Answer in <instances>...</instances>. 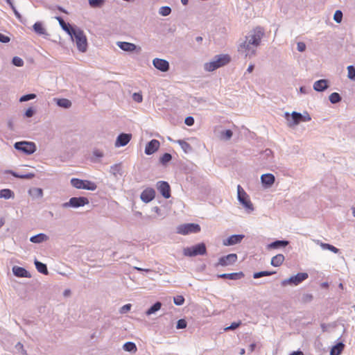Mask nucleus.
<instances>
[{"label":"nucleus","mask_w":355,"mask_h":355,"mask_svg":"<svg viewBox=\"0 0 355 355\" xmlns=\"http://www.w3.org/2000/svg\"><path fill=\"white\" fill-rule=\"evenodd\" d=\"M264 35L262 28L257 27L252 30L245 36L244 41L238 46L239 53L245 57H251L256 53L257 47L260 45Z\"/></svg>","instance_id":"f257e3e1"},{"label":"nucleus","mask_w":355,"mask_h":355,"mask_svg":"<svg viewBox=\"0 0 355 355\" xmlns=\"http://www.w3.org/2000/svg\"><path fill=\"white\" fill-rule=\"evenodd\" d=\"M71 40L76 43L78 49L81 52H85L87 48V40L83 30L79 28L70 35Z\"/></svg>","instance_id":"f03ea898"},{"label":"nucleus","mask_w":355,"mask_h":355,"mask_svg":"<svg viewBox=\"0 0 355 355\" xmlns=\"http://www.w3.org/2000/svg\"><path fill=\"white\" fill-rule=\"evenodd\" d=\"M207 253L206 245L203 243L196 245L185 248L183 250V254L186 257H196L198 255H205Z\"/></svg>","instance_id":"7ed1b4c3"},{"label":"nucleus","mask_w":355,"mask_h":355,"mask_svg":"<svg viewBox=\"0 0 355 355\" xmlns=\"http://www.w3.org/2000/svg\"><path fill=\"white\" fill-rule=\"evenodd\" d=\"M230 61L231 57L228 54L216 55L211 62L205 63V67H223Z\"/></svg>","instance_id":"20e7f679"},{"label":"nucleus","mask_w":355,"mask_h":355,"mask_svg":"<svg viewBox=\"0 0 355 355\" xmlns=\"http://www.w3.org/2000/svg\"><path fill=\"white\" fill-rule=\"evenodd\" d=\"M285 118L287 120L288 125L289 127L295 126L299 124L301 121H308L311 120V117H304L300 113L293 112L291 115L288 113L285 114Z\"/></svg>","instance_id":"39448f33"},{"label":"nucleus","mask_w":355,"mask_h":355,"mask_svg":"<svg viewBox=\"0 0 355 355\" xmlns=\"http://www.w3.org/2000/svg\"><path fill=\"white\" fill-rule=\"evenodd\" d=\"M71 184L76 189H83L89 191H94L97 188V186L94 182L78 178H72L71 180Z\"/></svg>","instance_id":"423d86ee"},{"label":"nucleus","mask_w":355,"mask_h":355,"mask_svg":"<svg viewBox=\"0 0 355 355\" xmlns=\"http://www.w3.org/2000/svg\"><path fill=\"white\" fill-rule=\"evenodd\" d=\"M200 231V225L195 223L183 224L177 227V232L182 235H187L191 233H197Z\"/></svg>","instance_id":"0eeeda50"},{"label":"nucleus","mask_w":355,"mask_h":355,"mask_svg":"<svg viewBox=\"0 0 355 355\" xmlns=\"http://www.w3.org/2000/svg\"><path fill=\"white\" fill-rule=\"evenodd\" d=\"M238 199L240 202L246 208L250 210L253 209L252 204L249 198L248 195L243 189L241 185L237 186Z\"/></svg>","instance_id":"6e6552de"},{"label":"nucleus","mask_w":355,"mask_h":355,"mask_svg":"<svg viewBox=\"0 0 355 355\" xmlns=\"http://www.w3.org/2000/svg\"><path fill=\"white\" fill-rule=\"evenodd\" d=\"M15 148L28 155L33 153L36 150L35 144L33 142L19 141L15 144Z\"/></svg>","instance_id":"1a4fd4ad"},{"label":"nucleus","mask_w":355,"mask_h":355,"mask_svg":"<svg viewBox=\"0 0 355 355\" xmlns=\"http://www.w3.org/2000/svg\"><path fill=\"white\" fill-rule=\"evenodd\" d=\"M309 275L306 272H299L295 276L291 277L289 279L282 281V284L286 286L287 284L298 285L308 278Z\"/></svg>","instance_id":"9d476101"},{"label":"nucleus","mask_w":355,"mask_h":355,"mask_svg":"<svg viewBox=\"0 0 355 355\" xmlns=\"http://www.w3.org/2000/svg\"><path fill=\"white\" fill-rule=\"evenodd\" d=\"M238 257L236 254L232 253L229 254L226 256L221 257L218 263L216 264V266H228L234 264L237 261Z\"/></svg>","instance_id":"9b49d317"},{"label":"nucleus","mask_w":355,"mask_h":355,"mask_svg":"<svg viewBox=\"0 0 355 355\" xmlns=\"http://www.w3.org/2000/svg\"><path fill=\"white\" fill-rule=\"evenodd\" d=\"M89 203V200L85 197H73L70 198L68 202H66L63 205L64 207H83Z\"/></svg>","instance_id":"f8f14e48"},{"label":"nucleus","mask_w":355,"mask_h":355,"mask_svg":"<svg viewBox=\"0 0 355 355\" xmlns=\"http://www.w3.org/2000/svg\"><path fill=\"white\" fill-rule=\"evenodd\" d=\"M156 187L163 197L165 198H169L171 197V187L167 182L159 181L157 182Z\"/></svg>","instance_id":"ddd939ff"},{"label":"nucleus","mask_w":355,"mask_h":355,"mask_svg":"<svg viewBox=\"0 0 355 355\" xmlns=\"http://www.w3.org/2000/svg\"><path fill=\"white\" fill-rule=\"evenodd\" d=\"M155 197V191L154 189L151 187H148L145 189L141 193L140 198L141 200L145 202L148 203L152 201Z\"/></svg>","instance_id":"4468645a"},{"label":"nucleus","mask_w":355,"mask_h":355,"mask_svg":"<svg viewBox=\"0 0 355 355\" xmlns=\"http://www.w3.org/2000/svg\"><path fill=\"white\" fill-rule=\"evenodd\" d=\"M160 143L157 139H152L149 141L145 148V153L146 155H152L155 153L159 148Z\"/></svg>","instance_id":"2eb2a0df"},{"label":"nucleus","mask_w":355,"mask_h":355,"mask_svg":"<svg viewBox=\"0 0 355 355\" xmlns=\"http://www.w3.org/2000/svg\"><path fill=\"white\" fill-rule=\"evenodd\" d=\"M132 138L131 134H125V133H121L120 134L116 141H115V146L116 147H120V146H124L127 145L129 141H130Z\"/></svg>","instance_id":"dca6fc26"},{"label":"nucleus","mask_w":355,"mask_h":355,"mask_svg":"<svg viewBox=\"0 0 355 355\" xmlns=\"http://www.w3.org/2000/svg\"><path fill=\"white\" fill-rule=\"evenodd\" d=\"M116 45L121 50L126 52H133L137 49V46L135 44L127 42H116Z\"/></svg>","instance_id":"f3484780"},{"label":"nucleus","mask_w":355,"mask_h":355,"mask_svg":"<svg viewBox=\"0 0 355 355\" xmlns=\"http://www.w3.org/2000/svg\"><path fill=\"white\" fill-rule=\"evenodd\" d=\"M244 236L241 234H235L228 237L223 241L224 245H232L240 243L243 239Z\"/></svg>","instance_id":"a211bd4d"},{"label":"nucleus","mask_w":355,"mask_h":355,"mask_svg":"<svg viewBox=\"0 0 355 355\" xmlns=\"http://www.w3.org/2000/svg\"><path fill=\"white\" fill-rule=\"evenodd\" d=\"M275 180V176L271 173L263 174L261 177L262 184L267 187H269L273 184Z\"/></svg>","instance_id":"6ab92c4d"},{"label":"nucleus","mask_w":355,"mask_h":355,"mask_svg":"<svg viewBox=\"0 0 355 355\" xmlns=\"http://www.w3.org/2000/svg\"><path fill=\"white\" fill-rule=\"evenodd\" d=\"M55 18L58 21L62 28L67 32L68 35H71V33L76 29V28H72L69 24L66 23L62 17H56Z\"/></svg>","instance_id":"aec40b11"},{"label":"nucleus","mask_w":355,"mask_h":355,"mask_svg":"<svg viewBox=\"0 0 355 355\" xmlns=\"http://www.w3.org/2000/svg\"><path fill=\"white\" fill-rule=\"evenodd\" d=\"M14 275L19 277H29L28 272L24 268L19 266H14L12 268Z\"/></svg>","instance_id":"412c9836"},{"label":"nucleus","mask_w":355,"mask_h":355,"mask_svg":"<svg viewBox=\"0 0 355 355\" xmlns=\"http://www.w3.org/2000/svg\"><path fill=\"white\" fill-rule=\"evenodd\" d=\"M328 87V82L325 79H321L315 82L313 89L318 92H322Z\"/></svg>","instance_id":"4be33fe9"},{"label":"nucleus","mask_w":355,"mask_h":355,"mask_svg":"<svg viewBox=\"0 0 355 355\" xmlns=\"http://www.w3.org/2000/svg\"><path fill=\"white\" fill-rule=\"evenodd\" d=\"M244 276V274L242 272H233V273H228V274H221L218 275L219 278L223 279H241Z\"/></svg>","instance_id":"5701e85b"},{"label":"nucleus","mask_w":355,"mask_h":355,"mask_svg":"<svg viewBox=\"0 0 355 355\" xmlns=\"http://www.w3.org/2000/svg\"><path fill=\"white\" fill-rule=\"evenodd\" d=\"M284 259L285 258L283 254H278L272 258L271 265L275 267H279L283 263Z\"/></svg>","instance_id":"b1692460"},{"label":"nucleus","mask_w":355,"mask_h":355,"mask_svg":"<svg viewBox=\"0 0 355 355\" xmlns=\"http://www.w3.org/2000/svg\"><path fill=\"white\" fill-rule=\"evenodd\" d=\"M34 31L38 35H47L46 29L44 28L42 22H36L33 25Z\"/></svg>","instance_id":"393cba45"},{"label":"nucleus","mask_w":355,"mask_h":355,"mask_svg":"<svg viewBox=\"0 0 355 355\" xmlns=\"http://www.w3.org/2000/svg\"><path fill=\"white\" fill-rule=\"evenodd\" d=\"M15 196L14 192L9 189H3L0 190V198H13Z\"/></svg>","instance_id":"a878e982"},{"label":"nucleus","mask_w":355,"mask_h":355,"mask_svg":"<svg viewBox=\"0 0 355 355\" xmlns=\"http://www.w3.org/2000/svg\"><path fill=\"white\" fill-rule=\"evenodd\" d=\"M48 239V236L44 234H39L37 235L33 236L30 239V241L35 243H40L43 241H45Z\"/></svg>","instance_id":"bb28decb"},{"label":"nucleus","mask_w":355,"mask_h":355,"mask_svg":"<svg viewBox=\"0 0 355 355\" xmlns=\"http://www.w3.org/2000/svg\"><path fill=\"white\" fill-rule=\"evenodd\" d=\"M344 349V345L342 343L334 346L331 349V355H340Z\"/></svg>","instance_id":"cd10ccee"},{"label":"nucleus","mask_w":355,"mask_h":355,"mask_svg":"<svg viewBox=\"0 0 355 355\" xmlns=\"http://www.w3.org/2000/svg\"><path fill=\"white\" fill-rule=\"evenodd\" d=\"M123 348L126 352H133L135 353L137 351V348L136 345L132 342H127L125 343Z\"/></svg>","instance_id":"c85d7f7f"},{"label":"nucleus","mask_w":355,"mask_h":355,"mask_svg":"<svg viewBox=\"0 0 355 355\" xmlns=\"http://www.w3.org/2000/svg\"><path fill=\"white\" fill-rule=\"evenodd\" d=\"M35 265L38 272L44 275L48 274V270L46 266L44 263H42L38 261H35Z\"/></svg>","instance_id":"c756f323"},{"label":"nucleus","mask_w":355,"mask_h":355,"mask_svg":"<svg viewBox=\"0 0 355 355\" xmlns=\"http://www.w3.org/2000/svg\"><path fill=\"white\" fill-rule=\"evenodd\" d=\"M154 67H169V62L164 59L155 58L153 60Z\"/></svg>","instance_id":"7c9ffc66"},{"label":"nucleus","mask_w":355,"mask_h":355,"mask_svg":"<svg viewBox=\"0 0 355 355\" xmlns=\"http://www.w3.org/2000/svg\"><path fill=\"white\" fill-rule=\"evenodd\" d=\"M57 104L60 107L69 108L71 106V102L67 98H60L57 100Z\"/></svg>","instance_id":"2f4dec72"},{"label":"nucleus","mask_w":355,"mask_h":355,"mask_svg":"<svg viewBox=\"0 0 355 355\" xmlns=\"http://www.w3.org/2000/svg\"><path fill=\"white\" fill-rule=\"evenodd\" d=\"M30 195L35 198H42L43 196V191L40 188H33L28 191Z\"/></svg>","instance_id":"473e14b6"},{"label":"nucleus","mask_w":355,"mask_h":355,"mask_svg":"<svg viewBox=\"0 0 355 355\" xmlns=\"http://www.w3.org/2000/svg\"><path fill=\"white\" fill-rule=\"evenodd\" d=\"M177 142L180 144V146H181L182 150L184 151V153H188L191 151L192 148H191V145L189 143H187V141H183V140H178Z\"/></svg>","instance_id":"72a5a7b5"},{"label":"nucleus","mask_w":355,"mask_h":355,"mask_svg":"<svg viewBox=\"0 0 355 355\" xmlns=\"http://www.w3.org/2000/svg\"><path fill=\"white\" fill-rule=\"evenodd\" d=\"M88 3L92 8H101L105 3V0H88Z\"/></svg>","instance_id":"f704fd0d"},{"label":"nucleus","mask_w":355,"mask_h":355,"mask_svg":"<svg viewBox=\"0 0 355 355\" xmlns=\"http://www.w3.org/2000/svg\"><path fill=\"white\" fill-rule=\"evenodd\" d=\"M287 245H288V242L287 241H276L275 242L271 243L268 245V247L270 248H280V247H284V246H286Z\"/></svg>","instance_id":"c9c22d12"},{"label":"nucleus","mask_w":355,"mask_h":355,"mask_svg":"<svg viewBox=\"0 0 355 355\" xmlns=\"http://www.w3.org/2000/svg\"><path fill=\"white\" fill-rule=\"evenodd\" d=\"M111 172L114 176H116L118 175H121L122 174L121 165L120 164H114V166H111Z\"/></svg>","instance_id":"e433bc0d"},{"label":"nucleus","mask_w":355,"mask_h":355,"mask_svg":"<svg viewBox=\"0 0 355 355\" xmlns=\"http://www.w3.org/2000/svg\"><path fill=\"white\" fill-rule=\"evenodd\" d=\"M162 306V304L159 302H156L153 306H152L147 311L146 315H150L155 312L159 311Z\"/></svg>","instance_id":"4c0bfd02"},{"label":"nucleus","mask_w":355,"mask_h":355,"mask_svg":"<svg viewBox=\"0 0 355 355\" xmlns=\"http://www.w3.org/2000/svg\"><path fill=\"white\" fill-rule=\"evenodd\" d=\"M320 246L322 249L329 250L334 253H338L339 252V250L337 248L329 243H320Z\"/></svg>","instance_id":"58836bf2"},{"label":"nucleus","mask_w":355,"mask_h":355,"mask_svg":"<svg viewBox=\"0 0 355 355\" xmlns=\"http://www.w3.org/2000/svg\"><path fill=\"white\" fill-rule=\"evenodd\" d=\"M275 273V272L261 271V272H258L254 273L253 277L254 279H258V278H260V277H264V276H270V275H273Z\"/></svg>","instance_id":"ea45409f"},{"label":"nucleus","mask_w":355,"mask_h":355,"mask_svg":"<svg viewBox=\"0 0 355 355\" xmlns=\"http://www.w3.org/2000/svg\"><path fill=\"white\" fill-rule=\"evenodd\" d=\"M171 12V8L169 6H162L159 10V13L162 16H168Z\"/></svg>","instance_id":"a19ab883"},{"label":"nucleus","mask_w":355,"mask_h":355,"mask_svg":"<svg viewBox=\"0 0 355 355\" xmlns=\"http://www.w3.org/2000/svg\"><path fill=\"white\" fill-rule=\"evenodd\" d=\"M343 15L342 11L340 10H338L335 12V13L334 15V20L336 23L340 24V23H341V21L343 20Z\"/></svg>","instance_id":"79ce46f5"},{"label":"nucleus","mask_w":355,"mask_h":355,"mask_svg":"<svg viewBox=\"0 0 355 355\" xmlns=\"http://www.w3.org/2000/svg\"><path fill=\"white\" fill-rule=\"evenodd\" d=\"M340 100L341 98L339 94L336 92H334L329 96V101H331V103H338L339 101H340Z\"/></svg>","instance_id":"37998d69"},{"label":"nucleus","mask_w":355,"mask_h":355,"mask_svg":"<svg viewBox=\"0 0 355 355\" xmlns=\"http://www.w3.org/2000/svg\"><path fill=\"white\" fill-rule=\"evenodd\" d=\"M172 157L171 155L169 153H164L161 157H160V162L165 164L171 161Z\"/></svg>","instance_id":"c03bdc74"},{"label":"nucleus","mask_w":355,"mask_h":355,"mask_svg":"<svg viewBox=\"0 0 355 355\" xmlns=\"http://www.w3.org/2000/svg\"><path fill=\"white\" fill-rule=\"evenodd\" d=\"M12 63L16 67H21L24 64V61L21 58L15 56L12 58Z\"/></svg>","instance_id":"a18cd8bd"},{"label":"nucleus","mask_w":355,"mask_h":355,"mask_svg":"<svg viewBox=\"0 0 355 355\" xmlns=\"http://www.w3.org/2000/svg\"><path fill=\"white\" fill-rule=\"evenodd\" d=\"M36 97L35 94H26V95H24L22 96L20 98H19V101L20 102H24V101H29V100H31V99H33Z\"/></svg>","instance_id":"49530a36"},{"label":"nucleus","mask_w":355,"mask_h":355,"mask_svg":"<svg viewBox=\"0 0 355 355\" xmlns=\"http://www.w3.org/2000/svg\"><path fill=\"white\" fill-rule=\"evenodd\" d=\"M12 175L17 178H22V179H30L35 176L33 173H27L24 175H18L15 173H12Z\"/></svg>","instance_id":"de8ad7c7"},{"label":"nucleus","mask_w":355,"mask_h":355,"mask_svg":"<svg viewBox=\"0 0 355 355\" xmlns=\"http://www.w3.org/2000/svg\"><path fill=\"white\" fill-rule=\"evenodd\" d=\"M222 137L223 139L228 140L230 139L232 136V132L230 130H227L221 133Z\"/></svg>","instance_id":"09e8293b"},{"label":"nucleus","mask_w":355,"mask_h":355,"mask_svg":"<svg viewBox=\"0 0 355 355\" xmlns=\"http://www.w3.org/2000/svg\"><path fill=\"white\" fill-rule=\"evenodd\" d=\"M187 322L184 319H180L177 322V329H184L187 327Z\"/></svg>","instance_id":"8fccbe9b"},{"label":"nucleus","mask_w":355,"mask_h":355,"mask_svg":"<svg viewBox=\"0 0 355 355\" xmlns=\"http://www.w3.org/2000/svg\"><path fill=\"white\" fill-rule=\"evenodd\" d=\"M173 301L176 305H182L184 302V298L182 295H178L174 297Z\"/></svg>","instance_id":"3c124183"},{"label":"nucleus","mask_w":355,"mask_h":355,"mask_svg":"<svg viewBox=\"0 0 355 355\" xmlns=\"http://www.w3.org/2000/svg\"><path fill=\"white\" fill-rule=\"evenodd\" d=\"M132 98L135 102L141 103L143 100L142 95L140 93H134Z\"/></svg>","instance_id":"603ef678"},{"label":"nucleus","mask_w":355,"mask_h":355,"mask_svg":"<svg viewBox=\"0 0 355 355\" xmlns=\"http://www.w3.org/2000/svg\"><path fill=\"white\" fill-rule=\"evenodd\" d=\"M297 49L300 52H303L306 49V44L304 42H299L297 44Z\"/></svg>","instance_id":"864d4df0"},{"label":"nucleus","mask_w":355,"mask_h":355,"mask_svg":"<svg viewBox=\"0 0 355 355\" xmlns=\"http://www.w3.org/2000/svg\"><path fill=\"white\" fill-rule=\"evenodd\" d=\"M130 308H131L130 304H125L121 308L120 313H125L130 310Z\"/></svg>","instance_id":"5fc2aeb1"},{"label":"nucleus","mask_w":355,"mask_h":355,"mask_svg":"<svg viewBox=\"0 0 355 355\" xmlns=\"http://www.w3.org/2000/svg\"><path fill=\"white\" fill-rule=\"evenodd\" d=\"M241 322H232L231 325L227 328H225V330H234L239 327L241 325Z\"/></svg>","instance_id":"6e6d98bb"},{"label":"nucleus","mask_w":355,"mask_h":355,"mask_svg":"<svg viewBox=\"0 0 355 355\" xmlns=\"http://www.w3.org/2000/svg\"><path fill=\"white\" fill-rule=\"evenodd\" d=\"M10 39L8 36H6L2 33H0V42L2 43H8Z\"/></svg>","instance_id":"4d7b16f0"},{"label":"nucleus","mask_w":355,"mask_h":355,"mask_svg":"<svg viewBox=\"0 0 355 355\" xmlns=\"http://www.w3.org/2000/svg\"><path fill=\"white\" fill-rule=\"evenodd\" d=\"M348 77L350 79L355 78V68H348Z\"/></svg>","instance_id":"13d9d810"},{"label":"nucleus","mask_w":355,"mask_h":355,"mask_svg":"<svg viewBox=\"0 0 355 355\" xmlns=\"http://www.w3.org/2000/svg\"><path fill=\"white\" fill-rule=\"evenodd\" d=\"M185 123L187 125H193L194 123V119L192 116H188L185 119Z\"/></svg>","instance_id":"bf43d9fd"},{"label":"nucleus","mask_w":355,"mask_h":355,"mask_svg":"<svg viewBox=\"0 0 355 355\" xmlns=\"http://www.w3.org/2000/svg\"><path fill=\"white\" fill-rule=\"evenodd\" d=\"M33 114L34 111L31 107L28 108L25 112V115L27 117H31L33 115Z\"/></svg>","instance_id":"052dcab7"},{"label":"nucleus","mask_w":355,"mask_h":355,"mask_svg":"<svg viewBox=\"0 0 355 355\" xmlns=\"http://www.w3.org/2000/svg\"><path fill=\"white\" fill-rule=\"evenodd\" d=\"M135 269L138 271H145V272H149L150 271V269H144V268H137V267H135Z\"/></svg>","instance_id":"680f3d73"},{"label":"nucleus","mask_w":355,"mask_h":355,"mask_svg":"<svg viewBox=\"0 0 355 355\" xmlns=\"http://www.w3.org/2000/svg\"><path fill=\"white\" fill-rule=\"evenodd\" d=\"M290 355H303L302 352H293Z\"/></svg>","instance_id":"e2e57ef3"},{"label":"nucleus","mask_w":355,"mask_h":355,"mask_svg":"<svg viewBox=\"0 0 355 355\" xmlns=\"http://www.w3.org/2000/svg\"><path fill=\"white\" fill-rule=\"evenodd\" d=\"M6 2L12 8H14L13 3H12L11 0H6Z\"/></svg>","instance_id":"0e129e2a"},{"label":"nucleus","mask_w":355,"mask_h":355,"mask_svg":"<svg viewBox=\"0 0 355 355\" xmlns=\"http://www.w3.org/2000/svg\"><path fill=\"white\" fill-rule=\"evenodd\" d=\"M12 10H14V12H15V15H16L17 17H20V15H19V12L15 10V8H12Z\"/></svg>","instance_id":"69168bd1"},{"label":"nucleus","mask_w":355,"mask_h":355,"mask_svg":"<svg viewBox=\"0 0 355 355\" xmlns=\"http://www.w3.org/2000/svg\"><path fill=\"white\" fill-rule=\"evenodd\" d=\"M181 2L183 5L186 6L188 4L189 0H181Z\"/></svg>","instance_id":"338daca9"},{"label":"nucleus","mask_w":355,"mask_h":355,"mask_svg":"<svg viewBox=\"0 0 355 355\" xmlns=\"http://www.w3.org/2000/svg\"><path fill=\"white\" fill-rule=\"evenodd\" d=\"M196 41H197V42H201V41L202 40V37L198 36V37H197L196 38Z\"/></svg>","instance_id":"774afa93"}]
</instances>
